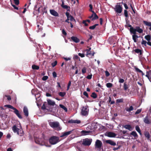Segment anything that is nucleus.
Here are the masks:
<instances>
[{"label": "nucleus", "mask_w": 151, "mask_h": 151, "mask_svg": "<svg viewBox=\"0 0 151 151\" xmlns=\"http://www.w3.org/2000/svg\"><path fill=\"white\" fill-rule=\"evenodd\" d=\"M12 129L14 132L17 133L18 135L20 136H22L23 134V131L21 128V125H20L19 128H18V127L14 125L12 127Z\"/></svg>", "instance_id": "obj_1"}, {"label": "nucleus", "mask_w": 151, "mask_h": 151, "mask_svg": "<svg viewBox=\"0 0 151 151\" xmlns=\"http://www.w3.org/2000/svg\"><path fill=\"white\" fill-rule=\"evenodd\" d=\"M50 126L53 128H56L58 130H60L61 128L59 123L58 122H49Z\"/></svg>", "instance_id": "obj_2"}, {"label": "nucleus", "mask_w": 151, "mask_h": 151, "mask_svg": "<svg viewBox=\"0 0 151 151\" xmlns=\"http://www.w3.org/2000/svg\"><path fill=\"white\" fill-rule=\"evenodd\" d=\"M50 143L52 145H55L60 141L59 138L56 136H53L49 139Z\"/></svg>", "instance_id": "obj_3"}, {"label": "nucleus", "mask_w": 151, "mask_h": 151, "mask_svg": "<svg viewBox=\"0 0 151 151\" xmlns=\"http://www.w3.org/2000/svg\"><path fill=\"white\" fill-rule=\"evenodd\" d=\"M89 109L87 106H83L82 108L81 114L83 116H86L88 114Z\"/></svg>", "instance_id": "obj_4"}, {"label": "nucleus", "mask_w": 151, "mask_h": 151, "mask_svg": "<svg viewBox=\"0 0 151 151\" xmlns=\"http://www.w3.org/2000/svg\"><path fill=\"white\" fill-rule=\"evenodd\" d=\"M5 107H7L9 108L12 109L14 110V112L20 119H22V117L19 113V111L15 108L10 105H6L4 106Z\"/></svg>", "instance_id": "obj_5"}, {"label": "nucleus", "mask_w": 151, "mask_h": 151, "mask_svg": "<svg viewBox=\"0 0 151 151\" xmlns=\"http://www.w3.org/2000/svg\"><path fill=\"white\" fill-rule=\"evenodd\" d=\"M120 4V2L117 3V4L115 6L114 9L116 12L118 13H121L122 11V8Z\"/></svg>", "instance_id": "obj_6"}, {"label": "nucleus", "mask_w": 151, "mask_h": 151, "mask_svg": "<svg viewBox=\"0 0 151 151\" xmlns=\"http://www.w3.org/2000/svg\"><path fill=\"white\" fill-rule=\"evenodd\" d=\"M35 141L36 143L41 145H45L47 147L48 146L47 145L45 140L42 141L41 139L39 138H37L35 139Z\"/></svg>", "instance_id": "obj_7"}, {"label": "nucleus", "mask_w": 151, "mask_h": 151, "mask_svg": "<svg viewBox=\"0 0 151 151\" xmlns=\"http://www.w3.org/2000/svg\"><path fill=\"white\" fill-rule=\"evenodd\" d=\"M92 141L91 139H85L83 140L82 144L85 146H89L91 145Z\"/></svg>", "instance_id": "obj_8"}, {"label": "nucleus", "mask_w": 151, "mask_h": 151, "mask_svg": "<svg viewBox=\"0 0 151 151\" xmlns=\"http://www.w3.org/2000/svg\"><path fill=\"white\" fill-rule=\"evenodd\" d=\"M102 142L100 140L97 139L95 142V148L100 149L102 145Z\"/></svg>", "instance_id": "obj_9"}, {"label": "nucleus", "mask_w": 151, "mask_h": 151, "mask_svg": "<svg viewBox=\"0 0 151 151\" xmlns=\"http://www.w3.org/2000/svg\"><path fill=\"white\" fill-rule=\"evenodd\" d=\"M105 135L110 137H115L116 135L114 133L111 132H107L105 134Z\"/></svg>", "instance_id": "obj_10"}, {"label": "nucleus", "mask_w": 151, "mask_h": 151, "mask_svg": "<svg viewBox=\"0 0 151 151\" xmlns=\"http://www.w3.org/2000/svg\"><path fill=\"white\" fill-rule=\"evenodd\" d=\"M91 48L90 47L88 49H86L85 51L87 52L86 56L89 57V56H93L94 55V53H92L91 52Z\"/></svg>", "instance_id": "obj_11"}, {"label": "nucleus", "mask_w": 151, "mask_h": 151, "mask_svg": "<svg viewBox=\"0 0 151 151\" xmlns=\"http://www.w3.org/2000/svg\"><path fill=\"white\" fill-rule=\"evenodd\" d=\"M50 12L51 14L53 16L55 17L59 16L58 13L54 9H50Z\"/></svg>", "instance_id": "obj_12"}, {"label": "nucleus", "mask_w": 151, "mask_h": 151, "mask_svg": "<svg viewBox=\"0 0 151 151\" xmlns=\"http://www.w3.org/2000/svg\"><path fill=\"white\" fill-rule=\"evenodd\" d=\"M47 104L49 105L54 106L55 105V102L54 101H52L50 99H47Z\"/></svg>", "instance_id": "obj_13"}, {"label": "nucleus", "mask_w": 151, "mask_h": 151, "mask_svg": "<svg viewBox=\"0 0 151 151\" xmlns=\"http://www.w3.org/2000/svg\"><path fill=\"white\" fill-rule=\"evenodd\" d=\"M72 131H70L62 133L61 135L60 136V137H66L70 134L72 133Z\"/></svg>", "instance_id": "obj_14"}, {"label": "nucleus", "mask_w": 151, "mask_h": 151, "mask_svg": "<svg viewBox=\"0 0 151 151\" xmlns=\"http://www.w3.org/2000/svg\"><path fill=\"white\" fill-rule=\"evenodd\" d=\"M91 133V131H84L83 130L81 132V133L82 135H86L89 134Z\"/></svg>", "instance_id": "obj_15"}, {"label": "nucleus", "mask_w": 151, "mask_h": 151, "mask_svg": "<svg viewBox=\"0 0 151 151\" xmlns=\"http://www.w3.org/2000/svg\"><path fill=\"white\" fill-rule=\"evenodd\" d=\"M23 112L25 115L27 116H28V110L26 106H24L23 108Z\"/></svg>", "instance_id": "obj_16"}, {"label": "nucleus", "mask_w": 151, "mask_h": 151, "mask_svg": "<svg viewBox=\"0 0 151 151\" xmlns=\"http://www.w3.org/2000/svg\"><path fill=\"white\" fill-rule=\"evenodd\" d=\"M106 142L107 143L109 144L110 145L113 146H115L116 145V143H115L113 141L111 140H106Z\"/></svg>", "instance_id": "obj_17"}, {"label": "nucleus", "mask_w": 151, "mask_h": 151, "mask_svg": "<svg viewBox=\"0 0 151 151\" xmlns=\"http://www.w3.org/2000/svg\"><path fill=\"white\" fill-rule=\"evenodd\" d=\"M144 122L147 124H149L151 123V120L149 119L147 116H146L144 118Z\"/></svg>", "instance_id": "obj_18"}, {"label": "nucleus", "mask_w": 151, "mask_h": 151, "mask_svg": "<svg viewBox=\"0 0 151 151\" xmlns=\"http://www.w3.org/2000/svg\"><path fill=\"white\" fill-rule=\"evenodd\" d=\"M136 32H137L139 33H141L143 32V30L140 28L139 26H136Z\"/></svg>", "instance_id": "obj_19"}, {"label": "nucleus", "mask_w": 151, "mask_h": 151, "mask_svg": "<svg viewBox=\"0 0 151 151\" xmlns=\"http://www.w3.org/2000/svg\"><path fill=\"white\" fill-rule=\"evenodd\" d=\"M124 127L130 131L132 130L133 128L129 125H126L124 126Z\"/></svg>", "instance_id": "obj_20"}, {"label": "nucleus", "mask_w": 151, "mask_h": 151, "mask_svg": "<svg viewBox=\"0 0 151 151\" xmlns=\"http://www.w3.org/2000/svg\"><path fill=\"white\" fill-rule=\"evenodd\" d=\"M92 13L93 14V17L91 19L92 21L97 19L99 18L98 16L94 12H92Z\"/></svg>", "instance_id": "obj_21"}, {"label": "nucleus", "mask_w": 151, "mask_h": 151, "mask_svg": "<svg viewBox=\"0 0 151 151\" xmlns=\"http://www.w3.org/2000/svg\"><path fill=\"white\" fill-rule=\"evenodd\" d=\"M134 51L137 54H139L140 55H141L142 54V51L141 50L137 49L134 50Z\"/></svg>", "instance_id": "obj_22"}, {"label": "nucleus", "mask_w": 151, "mask_h": 151, "mask_svg": "<svg viewBox=\"0 0 151 151\" xmlns=\"http://www.w3.org/2000/svg\"><path fill=\"white\" fill-rule=\"evenodd\" d=\"M130 31L131 33L134 35H135L136 34V28L135 29L133 27L130 28Z\"/></svg>", "instance_id": "obj_23"}, {"label": "nucleus", "mask_w": 151, "mask_h": 151, "mask_svg": "<svg viewBox=\"0 0 151 151\" xmlns=\"http://www.w3.org/2000/svg\"><path fill=\"white\" fill-rule=\"evenodd\" d=\"M133 108L132 106H130L129 108L126 107L125 108V110L128 112H130L131 111L133 110Z\"/></svg>", "instance_id": "obj_24"}, {"label": "nucleus", "mask_w": 151, "mask_h": 151, "mask_svg": "<svg viewBox=\"0 0 151 151\" xmlns=\"http://www.w3.org/2000/svg\"><path fill=\"white\" fill-rule=\"evenodd\" d=\"M143 23L146 26L151 27V22H148L146 21H143Z\"/></svg>", "instance_id": "obj_25"}, {"label": "nucleus", "mask_w": 151, "mask_h": 151, "mask_svg": "<svg viewBox=\"0 0 151 151\" xmlns=\"http://www.w3.org/2000/svg\"><path fill=\"white\" fill-rule=\"evenodd\" d=\"M68 19L69 20H70L73 22L76 23V21L75 19L72 15H70V17H69Z\"/></svg>", "instance_id": "obj_26"}, {"label": "nucleus", "mask_w": 151, "mask_h": 151, "mask_svg": "<svg viewBox=\"0 0 151 151\" xmlns=\"http://www.w3.org/2000/svg\"><path fill=\"white\" fill-rule=\"evenodd\" d=\"M145 135L146 138L148 139H150V136L148 132H146L145 133Z\"/></svg>", "instance_id": "obj_27"}, {"label": "nucleus", "mask_w": 151, "mask_h": 151, "mask_svg": "<svg viewBox=\"0 0 151 151\" xmlns=\"http://www.w3.org/2000/svg\"><path fill=\"white\" fill-rule=\"evenodd\" d=\"M135 129L139 133L140 135H141L142 134L141 133V131L139 127L138 126H136L135 127Z\"/></svg>", "instance_id": "obj_28"}, {"label": "nucleus", "mask_w": 151, "mask_h": 151, "mask_svg": "<svg viewBox=\"0 0 151 151\" xmlns=\"http://www.w3.org/2000/svg\"><path fill=\"white\" fill-rule=\"evenodd\" d=\"M65 111L67 112V108L64 106L62 105V104H60L59 105Z\"/></svg>", "instance_id": "obj_29"}, {"label": "nucleus", "mask_w": 151, "mask_h": 151, "mask_svg": "<svg viewBox=\"0 0 151 151\" xmlns=\"http://www.w3.org/2000/svg\"><path fill=\"white\" fill-rule=\"evenodd\" d=\"M131 134L133 135L134 137H137L138 136L137 133L135 131H132L131 133Z\"/></svg>", "instance_id": "obj_30"}, {"label": "nucleus", "mask_w": 151, "mask_h": 151, "mask_svg": "<svg viewBox=\"0 0 151 151\" xmlns=\"http://www.w3.org/2000/svg\"><path fill=\"white\" fill-rule=\"evenodd\" d=\"M69 39H70V38H68ZM72 40L74 42L77 43L79 41V38H71Z\"/></svg>", "instance_id": "obj_31"}, {"label": "nucleus", "mask_w": 151, "mask_h": 151, "mask_svg": "<svg viewBox=\"0 0 151 151\" xmlns=\"http://www.w3.org/2000/svg\"><path fill=\"white\" fill-rule=\"evenodd\" d=\"M66 93L65 92H60L58 94L61 97H63L65 95Z\"/></svg>", "instance_id": "obj_32"}, {"label": "nucleus", "mask_w": 151, "mask_h": 151, "mask_svg": "<svg viewBox=\"0 0 151 151\" xmlns=\"http://www.w3.org/2000/svg\"><path fill=\"white\" fill-rule=\"evenodd\" d=\"M32 68L33 69L38 70L39 68V67L38 66L34 65L32 66Z\"/></svg>", "instance_id": "obj_33"}, {"label": "nucleus", "mask_w": 151, "mask_h": 151, "mask_svg": "<svg viewBox=\"0 0 151 151\" xmlns=\"http://www.w3.org/2000/svg\"><path fill=\"white\" fill-rule=\"evenodd\" d=\"M112 84L110 83H108L106 84V86L108 88L111 87L112 86Z\"/></svg>", "instance_id": "obj_34"}, {"label": "nucleus", "mask_w": 151, "mask_h": 151, "mask_svg": "<svg viewBox=\"0 0 151 151\" xmlns=\"http://www.w3.org/2000/svg\"><path fill=\"white\" fill-rule=\"evenodd\" d=\"M86 68L84 67L83 68L82 70V72L83 74H84L86 72Z\"/></svg>", "instance_id": "obj_35"}, {"label": "nucleus", "mask_w": 151, "mask_h": 151, "mask_svg": "<svg viewBox=\"0 0 151 151\" xmlns=\"http://www.w3.org/2000/svg\"><path fill=\"white\" fill-rule=\"evenodd\" d=\"M124 16L126 17H128V12L126 10H124Z\"/></svg>", "instance_id": "obj_36"}, {"label": "nucleus", "mask_w": 151, "mask_h": 151, "mask_svg": "<svg viewBox=\"0 0 151 151\" xmlns=\"http://www.w3.org/2000/svg\"><path fill=\"white\" fill-rule=\"evenodd\" d=\"M134 68L136 71L137 72L142 73V71L136 67H135Z\"/></svg>", "instance_id": "obj_37"}, {"label": "nucleus", "mask_w": 151, "mask_h": 151, "mask_svg": "<svg viewBox=\"0 0 151 151\" xmlns=\"http://www.w3.org/2000/svg\"><path fill=\"white\" fill-rule=\"evenodd\" d=\"M91 96L93 98L95 99L97 97V95L95 93H93L91 94Z\"/></svg>", "instance_id": "obj_38"}, {"label": "nucleus", "mask_w": 151, "mask_h": 151, "mask_svg": "<svg viewBox=\"0 0 151 151\" xmlns=\"http://www.w3.org/2000/svg\"><path fill=\"white\" fill-rule=\"evenodd\" d=\"M124 88L125 90H127L128 88L127 85L125 83L124 84Z\"/></svg>", "instance_id": "obj_39"}, {"label": "nucleus", "mask_w": 151, "mask_h": 151, "mask_svg": "<svg viewBox=\"0 0 151 151\" xmlns=\"http://www.w3.org/2000/svg\"><path fill=\"white\" fill-rule=\"evenodd\" d=\"M123 100L122 99H118L116 100V102L117 103L122 102H123Z\"/></svg>", "instance_id": "obj_40"}, {"label": "nucleus", "mask_w": 151, "mask_h": 151, "mask_svg": "<svg viewBox=\"0 0 151 151\" xmlns=\"http://www.w3.org/2000/svg\"><path fill=\"white\" fill-rule=\"evenodd\" d=\"M89 7H90L89 11L92 12H94L92 10L93 9V6L91 4H90L89 5Z\"/></svg>", "instance_id": "obj_41"}, {"label": "nucleus", "mask_w": 151, "mask_h": 151, "mask_svg": "<svg viewBox=\"0 0 151 151\" xmlns=\"http://www.w3.org/2000/svg\"><path fill=\"white\" fill-rule=\"evenodd\" d=\"M15 4L16 5H18L19 4V0H14Z\"/></svg>", "instance_id": "obj_42"}, {"label": "nucleus", "mask_w": 151, "mask_h": 151, "mask_svg": "<svg viewBox=\"0 0 151 151\" xmlns=\"http://www.w3.org/2000/svg\"><path fill=\"white\" fill-rule=\"evenodd\" d=\"M48 78V77L47 76H44L42 78V80L43 81H45L47 80Z\"/></svg>", "instance_id": "obj_43"}, {"label": "nucleus", "mask_w": 151, "mask_h": 151, "mask_svg": "<svg viewBox=\"0 0 151 151\" xmlns=\"http://www.w3.org/2000/svg\"><path fill=\"white\" fill-rule=\"evenodd\" d=\"M71 81H69L68 83V87H67V91H68L71 85Z\"/></svg>", "instance_id": "obj_44"}, {"label": "nucleus", "mask_w": 151, "mask_h": 151, "mask_svg": "<svg viewBox=\"0 0 151 151\" xmlns=\"http://www.w3.org/2000/svg\"><path fill=\"white\" fill-rule=\"evenodd\" d=\"M57 64V61H55L54 62L52 63V67H54Z\"/></svg>", "instance_id": "obj_45"}, {"label": "nucleus", "mask_w": 151, "mask_h": 151, "mask_svg": "<svg viewBox=\"0 0 151 151\" xmlns=\"http://www.w3.org/2000/svg\"><path fill=\"white\" fill-rule=\"evenodd\" d=\"M92 74L89 75L86 77V78L88 79H90L92 78Z\"/></svg>", "instance_id": "obj_46"}, {"label": "nucleus", "mask_w": 151, "mask_h": 151, "mask_svg": "<svg viewBox=\"0 0 151 151\" xmlns=\"http://www.w3.org/2000/svg\"><path fill=\"white\" fill-rule=\"evenodd\" d=\"M146 40L148 41V42H147V44L151 46V42L149 41H150V40L151 38H146Z\"/></svg>", "instance_id": "obj_47"}, {"label": "nucleus", "mask_w": 151, "mask_h": 151, "mask_svg": "<svg viewBox=\"0 0 151 151\" xmlns=\"http://www.w3.org/2000/svg\"><path fill=\"white\" fill-rule=\"evenodd\" d=\"M141 111V109H137V111L135 112V114H137L140 113Z\"/></svg>", "instance_id": "obj_48"}, {"label": "nucleus", "mask_w": 151, "mask_h": 151, "mask_svg": "<svg viewBox=\"0 0 151 151\" xmlns=\"http://www.w3.org/2000/svg\"><path fill=\"white\" fill-rule=\"evenodd\" d=\"M62 34L64 35H67V33L66 32L64 29H63L62 30Z\"/></svg>", "instance_id": "obj_49"}, {"label": "nucleus", "mask_w": 151, "mask_h": 151, "mask_svg": "<svg viewBox=\"0 0 151 151\" xmlns=\"http://www.w3.org/2000/svg\"><path fill=\"white\" fill-rule=\"evenodd\" d=\"M63 59L66 60V61H68L70 60H71V58H65V57H64Z\"/></svg>", "instance_id": "obj_50"}, {"label": "nucleus", "mask_w": 151, "mask_h": 151, "mask_svg": "<svg viewBox=\"0 0 151 151\" xmlns=\"http://www.w3.org/2000/svg\"><path fill=\"white\" fill-rule=\"evenodd\" d=\"M65 15L67 16V18H69V17L70 16V13L68 12H66V13H65Z\"/></svg>", "instance_id": "obj_51"}, {"label": "nucleus", "mask_w": 151, "mask_h": 151, "mask_svg": "<svg viewBox=\"0 0 151 151\" xmlns=\"http://www.w3.org/2000/svg\"><path fill=\"white\" fill-rule=\"evenodd\" d=\"M82 23L84 24L85 26H88V24L86 23V21L83 20Z\"/></svg>", "instance_id": "obj_52"}, {"label": "nucleus", "mask_w": 151, "mask_h": 151, "mask_svg": "<svg viewBox=\"0 0 151 151\" xmlns=\"http://www.w3.org/2000/svg\"><path fill=\"white\" fill-rule=\"evenodd\" d=\"M78 55L81 56V58H83L85 56L84 55L83 53H78Z\"/></svg>", "instance_id": "obj_53"}, {"label": "nucleus", "mask_w": 151, "mask_h": 151, "mask_svg": "<svg viewBox=\"0 0 151 151\" xmlns=\"http://www.w3.org/2000/svg\"><path fill=\"white\" fill-rule=\"evenodd\" d=\"M105 75L106 76L108 77L110 75V73L107 71H106L105 72Z\"/></svg>", "instance_id": "obj_54"}, {"label": "nucleus", "mask_w": 151, "mask_h": 151, "mask_svg": "<svg viewBox=\"0 0 151 151\" xmlns=\"http://www.w3.org/2000/svg\"><path fill=\"white\" fill-rule=\"evenodd\" d=\"M63 8L66 9H67L68 8H70V7L67 5H65L64 6H63Z\"/></svg>", "instance_id": "obj_55"}, {"label": "nucleus", "mask_w": 151, "mask_h": 151, "mask_svg": "<svg viewBox=\"0 0 151 151\" xmlns=\"http://www.w3.org/2000/svg\"><path fill=\"white\" fill-rule=\"evenodd\" d=\"M12 4V6L16 10H18V8L15 5Z\"/></svg>", "instance_id": "obj_56"}, {"label": "nucleus", "mask_w": 151, "mask_h": 151, "mask_svg": "<svg viewBox=\"0 0 151 151\" xmlns=\"http://www.w3.org/2000/svg\"><path fill=\"white\" fill-rule=\"evenodd\" d=\"M124 81V80L122 78H120L119 79V83H123Z\"/></svg>", "instance_id": "obj_57"}, {"label": "nucleus", "mask_w": 151, "mask_h": 151, "mask_svg": "<svg viewBox=\"0 0 151 151\" xmlns=\"http://www.w3.org/2000/svg\"><path fill=\"white\" fill-rule=\"evenodd\" d=\"M74 123L79 124L81 123V121L79 120H74Z\"/></svg>", "instance_id": "obj_58"}, {"label": "nucleus", "mask_w": 151, "mask_h": 151, "mask_svg": "<svg viewBox=\"0 0 151 151\" xmlns=\"http://www.w3.org/2000/svg\"><path fill=\"white\" fill-rule=\"evenodd\" d=\"M96 27H95V26L93 25L92 26H90L89 27V29H94Z\"/></svg>", "instance_id": "obj_59"}, {"label": "nucleus", "mask_w": 151, "mask_h": 151, "mask_svg": "<svg viewBox=\"0 0 151 151\" xmlns=\"http://www.w3.org/2000/svg\"><path fill=\"white\" fill-rule=\"evenodd\" d=\"M147 43V42L145 40H142V44L144 45L145 46H146Z\"/></svg>", "instance_id": "obj_60"}, {"label": "nucleus", "mask_w": 151, "mask_h": 151, "mask_svg": "<svg viewBox=\"0 0 151 151\" xmlns=\"http://www.w3.org/2000/svg\"><path fill=\"white\" fill-rule=\"evenodd\" d=\"M52 76L54 78L57 77V74L55 72H53L52 73Z\"/></svg>", "instance_id": "obj_61"}, {"label": "nucleus", "mask_w": 151, "mask_h": 151, "mask_svg": "<svg viewBox=\"0 0 151 151\" xmlns=\"http://www.w3.org/2000/svg\"><path fill=\"white\" fill-rule=\"evenodd\" d=\"M149 80L150 81V80H151V72L150 71L149 72Z\"/></svg>", "instance_id": "obj_62"}, {"label": "nucleus", "mask_w": 151, "mask_h": 151, "mask_svg": "<svg viewBox=\"0 0 151 151\" xmlns=\"http://www.w3.org/2000/svg\"><path fill=\"white\" fill-rule=\"evenodd\" d=\"M124 7L126 9H128V6H127V4H126V3H124Z\"/></svg>", "instance_id": "obj_63"}, {"label": "nucleus", "mask_w": 151, "mask_h": 151, "mask_svg": "<svg viewBox=\"0 0 151 151\" xmlns=\"http://www.w3.org/2000/svg\"><path fill=\"white\" fill-rule=\"evenodd\" d=\"M83 95L86 96L87 97H88V95L86 91L84 92L83 93Z\"/></svg>", "instance_id": "obj_64"}]
</instances>
